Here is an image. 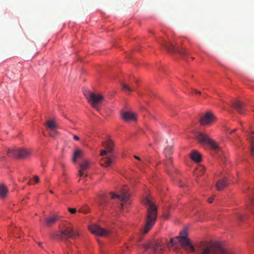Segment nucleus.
Instances as JSON below:
<instances>
[{
	"mask_svg": "<svg viewBox=\"0 0 254 254\" xmlns=\"http://www.w3.org/2000/svg\"><path fill=\"white\" fill-rule=\"evenodd\" d=\"M200 254H232L222 244L219 243L200 242L197 246Z\"/></svg>",
	"mask_w": 254,
	"mask_h": 254,
	"instance_id": "1",
	"label": "nucleus"
},
{
	"mask_svg": "<svg viewBox=\"0 0 254 254\" xmlns=\"http://www.w3.org/2000/svg\"><path fill=\"white\" fill-rule=\"evenodd\" d=\"M247 207L250 209V208H249V206H247Z\"/></svg>",
	"mask_w": 254,
	"mask_h": 254,
	"instance_id": "43",
	"label": "nucleus"
},
{
	"mask_svg": "<svg viewBox=\"0 0 254 254\" xmlns=\"http://www.w3.org/2000/svg\"><path fill=\"white\" fill-rule=\"evenodd\" d=\"M214 200V197H211L208 199V202L209 203H212Z\"/></svg>",
	"mask_w": 254,
	"mask_h": 254,
	"instance_id": "32",
	"label": "nucleus"
},
{
	"mask_svg": "<svg viewBox=\"0 0 254 254\" xmlns=\"http://www.w3.org/2000/svg\"><path fill=\"white\" fill-rule=\"evenodd\" d=\"M68 210L71 214H74L76 212V209L74 208L69 207Z\"/></svg>",
	"mask_w": 254,
	"mask_h": 254,
	"instance_id": "28",
	"label": "nucleus"
},
{
	"mask_svg": "<svg viewBox=\"0 0 254 254\" xmlns=\"http://www.w3.org/2000/svg\"><path fill=\"white\" fill-rule=\"evenodd\" d=\"M172 158L171 157H166V165L168 169L169 168L170 165L172 164Z\"/></svg>",
	"mask_w": 254,
	"mask_h": 254,
	"instance_id": "27",
	"label": "nucleus"
},
{
	"mask_svg": "<svg viewBox=\"0 0 254 254\" xmlns=\"http://www.w3.org/2000/svg\"><path fill=\"white\" fill-rule=\"evenodd\" d=\"M134 157L135 159H137L138 160L141 161V162H142V163H143V164H144L143 161H142L141 160V159H140L138 156H136V155H134Z\"/></svg>",
	"mask_w": 254,
	"mask_h": 254,
	"instance_id": "33",
	"label": "nucleus"
},
{
	"mask_svg": "<svg viewBox=\"0 0 254 254\" xmlns=\"http://www.w3.org/2000/svg\"><path fill=\"white\" fill-rule=\"evenodd\" d=\"M232 105L239 113L242 114L243 113L244 109L243 104L242 102L236 101L233 103Z\"/></svg>",
	"mask_w": 254,
	"mask_h": 254,
	"instance_id": "18",
	"label": "nucleus"
},
{
	"mask_svg": "<svg viewBox=\"0 0 254 254\" xmlns=\"http://www.w3.org/2000/svg\"><path fill=\"white\" fill-rule=\"evenodd\" d=\"M181 236H185L186 237H187L186 231H184L181 232L180 233V236L179 237H181Z\"/></svg>",
	"mask_w": 254,
	"mask_h": 254,
	"instance_id": "31",
	"label": "nucleus"
},
{
	"mask_svg": "<svg viewBox=\"0 0 254 254\" xmlns=\"http://www.w3.org/2000/svg\"><path fill=\"white\" fill-rule=\"evenodd\" d=\"M236 130V128L234 129H233V130L230 132V133H232V132H233L235 131Z\"/></svg>",
	"mask_w": 254,
	"mask_h": 254,
	"instance_id": "39",
	"label": "nucleus"
},
{
	"mask_svg": "<svg viewBox=\"0 0 254 254\" xmlns=\"http://www.w3.org/2000/svg\"><path fill=\"white\" fill-rule=\"evenodd\" d=\"M191 159L196 162H199L201 160V156L198 152L193 151L190 154Z\"/></svg>",
	"mask_w": 254,
	"mask_h": 254,
	"instance_id": "21",
	"label": "nucleus"
},
{
	"mask_svg": "<svg viewBox=\"0 0 254 254\" xmlns=\"http://www.w3.org/2000/svg\"><path fill=\"white\" fill-rule=\"evenodd\" d=\"M96 201L99 203L100 207H103L107 202L106 195L104 194L99 195L96 198Z\"/></svg>",
	"mask_w": 254,
	"mask_h": 254,
	"instance_id": "19",
	"label": "nucleus"
},
{
	"mask_svg": "<svg viewBox=\"0 0 254 254\" xmlns=\"http://www.w3.org/2000/svg\"><path fill=\"white\" fill-rule=\"evenodd\" d=\"M204 168L203 166H199L197 169V171H204Z\"/></svg>",
	"mask_w": 254,
	"mask_h": 254,
	"instance_id": "30",
	"label": "nucleus"
},
{
	"mask_svg": "<svg viewBox=\"0 0 254 254\" xmlns=\"http://www.w3.org/2000/svg\"><path fill=\"white\" fill-rule=\"evenodd\" d=\"M78 236V232L74 231L70 227H66L65 229L61 230L58 234V237L62 240H67L69 238H75Z\"/></svg>",
	"mask_w": 254,
	"mask_h": 254,
	"instance_id": "8",
	"label": "nucleus"
},
{
	"mask_svg": "<svg viewBox=\"0 0 254 254\" xmlns=\"http://www.w3.org/2000/svg\"><path fill=\"white\" fill-rule=\"evenodd\" d=\"M50 192V193H53V191H52V190H51Z\"/></svg>",
	"mask_w": 254,
	"mask_h": 254,
	"instance_id": "42",
	"label": "nucleus"
},
{
	"mask_svg": "<svg viewBox=\"0 0 254 254\" xmlns=\"http://www.w3.org/2000/svg\"><path fill=\"white\" fill-rule=\"evenodd\" d=\"M172 149L171 146H167L164 150V153L166 157H170V155L172 154Z\"/></svg>",
	"mask_w": 254,
	"mask_h": 254,
	"instance_id": "25",
	"label": "nucleus"
},
{
	"mask_svg": "<svg viewBox=\"0 0 254 254\" xmlns=\"http://www.w3.org/2000/svg\"><path fill=\"white\" fill-rule=\"evenodd\" d=\"M47 127L48 129L53 131H55L56 129V125L53 120H49L47 122Z\"/></svg>",
	"mask_w": 254,
	"mask_h": 254,
	"instance_id": "23",
	"label": "nucleus"
},
{
	"mask_svg": "<svg viewBox=\"0 0 254 254\" xmlns=\"http://www.w3.org/2000/svg\"><path fill=\"white\" fill-rule=\"evenodd\" d=\"M28 184L29 185H31V183H30V182H29L28 183Z\"/></svg>",
	"mask_w": 254,
	"mask_h": 254,
	"instance_id": "41",
	"label": "nucleus"
},
{
	"mask_svg": "<svg viewBox=\"0 0 254 254\" xmlns=\"http://www.w3.org/2000/svg\"><path fill=\"white\" fill-rule=\"evenodd\" d=\"M88 228L92 233L97 236L106 237L109 234V231L96 224H92L89 226Z\"/></svg>",
	"mask_w": 254,
	"mask_h": 254,
	"instance_id": "10",
	"label": "nucleus"
},
{
	"mask_svg": "<svg viewBox=\"0 0 254 254\" xmlns=\"http://www.w3.org/2000/svg\"><path fill=\"white\" fill-rule=\"evenodd\" d=\"M7 191L6 187L3 184H0V198H5L7 194Z\"/></svg>",
	"mask_w": 254,
	"mask_h": 254,
	"instance_id": "22",
	"label": "nucleus"
},
{
	"mask_svg": "<svg viewBox=\"0 0 254 254\" xmlns=\"http://www.w3.org/2000/svg\"><path fill=\"white\" fill-rule=\"evenodd\" d=\"M7 154L10 157L24 158L30 155V152L26 149L15 147L13 149H9L7 151Z\"/></svg>",
	"mask_w": 254,
	"mask_h": 254,
	"instance_id": "7",
	"label": "nucleus"
},
{
	"mask_svg": "<svg viewBox=\"0 0 254 254\" xmlns=\"http://www.w3.org/2000/svg\"><path fill=\"white\" fill-rule=\"evenodd\" d=\"M34 181H35V183H39V181H40L39 178V177H38V176H35L34 177Z\"/></svg>",
	"mask_w": 254,
	"mask_h": 254,
	"instance_id": "29",
	"label": "nucleus"
},
{
	"mask_svg": "<svg viewBox=\"0 0 254 254\" xmlns=\"http://www.w3.org/2000/svg\"><path fill=\"white\" fill-rule=\"evenodd\" d=\"M238 218L240 220H243V216L241 214H239Z\"/></svg>",
	"mask_w": 254,
	"mask_h": 254,
	"instance_id": "36",
	"label": "nucleus"
},
{
	"mask_svg": "<svg viewBox=\"0 0 254 254\" xmlns=\"http://www.w3.org/2000/svg\"><path fill=\"white\" fill-rule=\"evenodd\" d=\"M250 202L251 203H254V198L252 196L250 197Z\"/></svg>",
	"mask_w": 254,
	"mask_h": 254,
	"instance_id": "34",
	"label": "nucleus"
},
{
	"mask_svg": "<svg viewBox=\"0 0 254 254\" xmlns=\"http://www.w3.org/2000/svg\"><path fill=\"white\" fill-rule=\"evenodd\" d=\"M145 250L150 249L154 254H160L162 248L158 243L145 244L142 245Z\"/></svg>",
	"mask_w": 254,
	"mask_h": 254,
	"instance_id": "13",
	"label": "nucleus"
},
{
	"mask_svg": "<svg viewBox=\"0 0 254 254\" xmlns=\"http://www.w3.org/2000/svg\"><path fill=\"white\" fill-rule=\"evenodd\" d=\"M58 219V216L56 215H54L47 218L45 220V223L46 226L48 227H50L51 225L54 224L57 221Z\"/></svg>",
	"mask_w": 254,
	"mask_h": 254,
	"instance_id": "20",
	"label": "nucleus"
},
{
	"mask_svg": "<svg viewBox=\"0 0 254 254\" xmlns=\"http://www.w3.org/2000/svg\"><path fill=\"white\" fill-rule=\"evenodd\" d=\"M193 91L196 93H197V94H201V92L199 91H197L195 89H193Z\"/></svg>",
	"mask_w": 254,
	"mask_h": 254,
	"instance_id": "37",
	"label": "nucleus"
},
{
	"mask_svg": "<svg viewBox=\"0 0 254 254\" xmlns=\"http://www.w3.org/2000/svg\"><path fill=\"white\" fill-rule=\"evenodd\" d=\"M131 193L128 191L127 187H123L122 190L118 193L112 192V199H118L121 203V207H124V205H129L131 203L130 197Z\"/></svg>",
	"mask_w": 254,
	"mask_h": 254,
	"instance_id": "4",
	"label": "nucleus"
},
{
	"mask_svg": "<svg viewBox=\"0 0 254 254\" xmlns=\"http://www.w3.org/2000/svg\"><path fill=\"white\" fill-rule=\"evenodd\" d=\"M82 151L79 149H76L74 151L72 161L73 162H75L76 161L77 158L80 156L82 155Z\"/></svg>",
	"mask_w": 254,
	"mask_h": 254,
	"instance_id": "24",
	"label": "nucleus"
},
{
	"mask_svg": "<svg viewBox=\"0 0 254 254\" xmlns=\"http://www.w3.org/2000/svg\"><path fill=\"white\" fill-rule=\"evenodd\" d=\"M164 217L166 218V219H167L168 217H169V216L167 215H166L165 214H164Z\"/></svg>",
	"mask_w": 254,
	"mask_h": 254,
	"instance_id": "38",
	"label": "nucleus"
},
{
	"mask_svg": "<svg viewBox=\"0 0 254 254\" xmlns=\"http://www.w3.org/2000/svg\"><path fill=\"white\" fill-rule=\"evenodd\" d=\"M144 203L147 206V213L146 217V223L144 227V232L148 233L154 225L156 218L157 209L149 198H145Z\"/></svg>",
	"mask_w": 254,
	"mask_h": 254,
	"instance_id": "2",
	"label": "nucleus"
},
{
	"mask_svg": "<svg viewBox=\"0 0 254 254\" xmlns=\"http://www.w3.org/2000/svg\"><path fill=\"white\" fill-rule=\"evenodd\" d=\"M78 211L80 212L85 213L84 212L82 211L81 209H79Z\"/></svg>",
	"mask_w": 254,
	"mask_h": 254,
	"instance_id": "40",
	"label": "nucleus"
},
{
	"mask_svg": "<svg viewBox=\"0 0 254 254\" xmlns=\"http://www.w3.org/2000/svg\"><path fill=\"white\" fill-rule=\"evenodd\" d=\"M73 139L75 140H78L79 139V138L78 136H77L76 135H73Z\"/></svg>",
	"mask_w": 254,
	"mask_h": 254,
	"instance_id": "35",
	"label": "nucleus"
},
{
	"mask_svg": "<svg viewBox=\"0 0 254 254\" xmlns=\"http://www.w3.org/2000/svg\"><path fill=\"white\" fill-rule=\"evenodd\" d=\"M163 47L170 52H177L182 56H185L189 54L188 52L184 48L176 49L171 43L163 42L161 44Z\"/></svg>",
	"mask_w": 254,
	"mask_h": 254,
	"instance_id": "9",
	"label": "nucleus"
},
{
	"mask_svg": "<svg viewBox=\"0 0 254 254\" xmlns=\"http://www.w3.org/2000/svg\"><path fill=\"white\" fill-rule=\"evenodd\" d=\"M122 119L127 122H135L137 119V114L130 111H122Z\"/></svg>",
	"mask_w": 254,
	"mask_h": 254,
	"instance_id": "12",
	"label": "nucleus"
},
{
	"mask_svg": "<svg viewBox=\"0 0 254 254\" xmlns=\"http://www.w3.org/2000/svg\"><path fill=\"white\" fill-rule=\"evenodd\" d=\"M107 154V151L106 150H102L100 153V155L103 157L100 161V164L101 166L105 167H107L110 166L111 163V159L109 156L104 157Z\"/></svg>",
	"mask_w": 254,
	"mask_h": 254,
	"instance_id": "15",
	"label": "nucleus"
},
{
	"mask_svg": "<svg viewBox=\"0 0 254 254\" xmlns=\"http://www.w3.org/2000/svg\"><path fill=\"white\" fill-rule=\"evenodd\" d=\"M228 185L227 179L226 177L223 178L218 181L216 184V187L218 190H221Z\"/></svg>",
	"mask_w": 254,
	"mask_h": 254,
	"instance_id": "17",
	"label": "nucleus"
},
{
	"mask_svg": "<svg viewBox=\"0 0 254 254\" xmlns=\"http://www.w3.org/2000/svg\"><path fill=\"white\" fill-rule=\"evenodd\" d=\"M247 139L250 144L251 155L253 156L254 155V131L249 133L247 136Z\"/></svg>",
	"mask_w": 254,
	"mask_h": 254,
	"instance_id": "16",
	"label": "nucleus"
},
{
	"mask_svg": "<svg viewBox=\"0 0 254 254\" xmlns=\"http://www.w3.org/2000/svg\"><path fill=\"white\" fill-rule=\"evenodd\" d=\"M123 89L125 91H128L129 92H131L133 89L131 87H130L129 86L127 85L126 84H122Z\"/></svg>",
	"mask_w": 254,
	"mask_h": 254,
	"instance_id": "26",
	"label": "nucleus"
},
{
	"mask_svg": "<svg viewBox=\"0 0 254 254\" xmlns=\"http://www.w3.org/2000/svg\"><path fill=\"white\" fill-rule=\"evenodd\" d=\"M83 94L88 103L97 110H99L100 105L103 101V96L89 90H84Z\"/></svg>",
	"mask_w": 254,
	"mask_h": 254,
	"instance_id": "3",
	"label": "nucleus"
},
{
	"mask_svg": "<svg viewBox=\"0 0 254 254\" xmlns=\"http://www.w3.org/2000/svg\"><path fill=\"white\" fill-rule=\"evenodd\" d=\"M90 166V161L88 160H84L79 165V169L78 170V176L80 177L84 178L87 176V170Z\"/></svg>",
	"mask_w": 254,
	"mask_h": 254,
	"instance_id": "11",
	"label": "nucleus"
},
{
	"mask_svg": "<svg viewBox=\"0 0 254 254\" xmlns=\"http://www.w3.org/2000/svg\"><path fill=\"white\" fill-rule=\"evenodd\" d=\"M213 115L210 112H207L200 120L201 125H208L211 123L214 119Z\"/></svg>",
	"mask_w": 254,
	"mask_h": 254,
	"instance_id": "14",
	"label": "nucleus"
},
{
	"mask_svg": "<svg viewBox=\"0 0 254 254\" xmlns=\"http://www.w3.org/2000/svg\"><path fill=\"white\" fill-rule=\"evenodd\" d=\"M196 137L200 143L208 144L213 150H216L219 148L216 142L206 134L202 132H198L196 134Z\"/></svg>",
	"mask_w": 254,
	"mask_h": 254,
	"instance_id": "6",
	"label": "nucleus"
},
{
	"mask_svg": "<svg viewBox=\"0 0 254 254\" xmlns=\"http://www.w3.org/2000/svg\"><path fill=\"white\" fill-rule=\"evenodd\" d=\"M178 242L180 243L181 246L188 252L193 253L195 251L194 248L190 239L185 236L172 238L170 241V243L172 245H175Z\"/></svg>",
	"mask_w": 254,
	"mask_h": 254,
	"instance_id": "5",
	"label": "nucleus"
}]
</instances>
